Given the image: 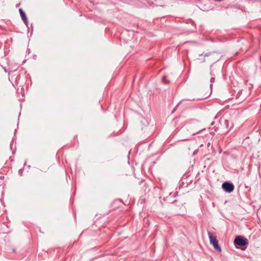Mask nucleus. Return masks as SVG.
Masks as SVG:
<instances>
[{
    "label": "nucleus",
    "mask_w": 261,
    "mask_h": 261,
    "mask_svg": "<svg viewBox=\"0 0 261 261\" xmlns=\"http://www.w3.org/2000/svg\"><path fill=\"white\" fill-rule=\"evenodd\" d=\"M224 124L225 125L226 127L228 128L229 126V121L227 120H225L224 121Z\"/></svg>",
    "instance_id": "39448f33"
},
{
    "label": "nucleus",
    "mask_w": 261,
    "mask_h": 261,
    "mask_svg": "<svg viewBox=\"0 0 261 261\" xmlns=\"http://www.w3.org/2000/svg\"><path fill=\"white\" fill-rule=\"evenodd\" d=\"M222 188L225 192L230 193L234 190V186L232 182L225 181L222 184Z\"/></svg>",
    "instance_id": "7ed1b4c3"
},
{
    "label": "nucleus",
    "mask_w": 261,
    "mask_h": 261,
    "mask_svg": "<svg viewBox=\"0 0 261 261\" xmlns=\"http://www.w3.org/2000/svg\"><path fill=\"white\" fill-rule=\"evenodd\" d=\"M234 244L237 247L244 246L248 244V240L242 236L236 237L234 240Z\"/></svg>",
    "instance_id": "f03ea898"
},
{
    "label": "nucleus",
    "mask_w": 261,
    "mask_h": 261,
    "mask_svg": "<svg viewBox=\"0 0 261 261\" xmlns=\"http://www.w3.org/2000/svg\"><path fill=\"white\" fill-rule=\"evenodd\" d=\"M211 74L212 76L214 75V74H213L212 71H211Z\"/></svg>",
    "instance_id": "0eeeda50"
},
{
    "label": "nucleus",
    "mask_w": 261,
    "mask_h": 261,
    "mask_svg": "<svg viewBox=\"0 0 261 261\" xmlns=\"http://www.w3.org/2000/svg\"><path fill=\"white\" fill-rule=\"evenodd\" d=\"M215 81V77H212L211 79V83H214ZM211 87H212V84H211Z\"/></svg>",
    "instance_id": "423d86ee"
},
{
    "label": "nucleus",
    "mask_w": 261,
    "mask_h": 261,
    "mask_svg": "<svg viewBox=\"0 0 261 261\" xmlns=\"http://www.w3.org/2000/svg\"><path fill=\"white\" fill-rule=\"evenodd\" d=\"M19 4H17V5H16V7H19Z\"/></svg>",
    "instance_id": "1a4fd4ad"
},
{
    "label": "nucleus",
    "mask_w": 261,
    "mask_h": 261,
    "mask_svg": "<svg viewBox=\"0 0 261 261\" xmlns=\"http://www.w3.org/2000/svg\"><path fill=\"white\" fill-rule=\"evenodd\" d=\"M19 13H20V16L21 17L22 20L23 21L24 23L26 25H27V24H28V20H27V18L26 17V15L25 14V13L23 11V10L21 8H20L19 9Z\"/></svg>",
    "instance_id": "20e7f679"
},
{
    "label": "nucleus",
    "mask_w": 261,
    "mask_h": 261,
    "mask_svg": "<svg viewBox=\"0 0 261 261\" xmlns=\"http://www.w3.org/2000/svg\"><path fill=\"white\" fill-rule=\"evenodd\" d=\"M216 1H218V2H220V1H222V0H215Z\"/></svg>",
    "instance_id": "6e6552de"
},
{
    "label": "nucleus",
    "mask_w": 261,
    "mask_h": 261,
    "mask_svg": "<svg viewBox=\"0 0 261 261\" xmlns=\"http://www.w3.org/2000/svg\"><path fill=\"white\" fill-rule=\"evenodd\" d=\"M207 234L211 244L213 245V247L217 251L220 252L221 249L218 245V241L217 240L216 236L210 231H208Z\"/></svg>",
    "instance_id": "f257e3e1"
}]
</instances>
